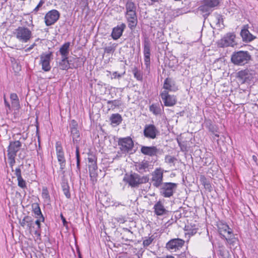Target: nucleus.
<instances>
[{
  "mask_svg": "<svg viewBox=\"0 0 258 258\" xmlns=\"http://www.w3.org/2000/svg\"><path fill=\"white\" fill-rule=\"evenodd\" d=\"M61 187L64 195L67 198L70 199L71 198V194L70 192V186L68 182L63 180L61 182Z\"/></svg>",
  "mask_w": 258,
  "mask_h": 258,
  "instance_id": "2f4dec72",
  "label": "nucleus"
},
{
  "mask_svg": "<svg viewBox=\"0 0 258 258\" xmlns=\"http://www.w3.org/2000/svg\"><path fill=\"white\" fill-rule=\"evenodd\" d=\"M149 180L148 176H141L136 173H126L123 178V181L132 188H137L143 183H146Z\"/></svg>",
  "mask_w": 258,
  "mask_h": 258,
  "instance_id": "f03ea898",
  "label": "nucleus"
},
{
  "mask_svg": "<svg viewBox=\"0 0 258 258\" xmlns=\"http://www.w3.org/2000/svg\"><path fill=\"white\" fill-rule=\"evenodd\" d=\"M52 52L42 53L40 55L39 63L42 66V69L45 72H49L51 70L50 61L53 59Z\"/></svg>",
  "mask_w": 258,
  "mask_h": 258,
  "instance_id": "0eeeda50",
  "label": "nucleus"
},
{
  "mask_svg": "<svg viewBox=\"0 0 258 258\" xmlns=\"http://www.w3.org/2000/svg\"><path fill=\"white\" fill-rule=\"evenodd\" d=\"M163 88L170 91H175L177 90V87L175 86L174 81L169 78L164 80Z\"/></svg>",
  "mask_w": 258,
  "mask_h": 258,
  "instance_id": "b1692460",
  "label": "nucleus"
},
{
  "mask_svg": "<svg viewBox=\"0 0 258 258\" xmlns=\"http://www.w3.org/2000/svg\"><path fill=\"white\" fill-rule=\"evenodd\" d=\"M4 102H5V104L6 106L8 107L9 109H10V105L8 103V102L7 101L6 98L4 99Z\"/></svg>",
  "mask_w": 258,
  "mask_h": 258,
  "instance_id": "680f3d73",
  "label": "nucleus"
},
{
  "mask_svg": "<svg viewBox=\"0 0 258 258\" xmlns=\"http://www.w3.org/2000/svg\"><path fill=\"white\" fill-rule=\"evenodd\" d=\"M218 231L221 237L224 238L230 244H233L235 238L232 233V230L226 224H220L218 226Z\"/></svg>",
  "mask_w": 258,
  "mask_h": 258,
  "instance_id": "39448f33",
  "label": "nucleus"
},
{
  "mask_svg": "<svg viewBox=\"0 0 258 258\" xmlns=\"http://www.w3.org/2000/svg\"><path fill=\"white\" fill-rule=\"evenodd\" d=\"M122 230L125 231V232H127L128 233H130V235L128 236V237L129 238H131V235L133 234V232L130 230H129L128 228H123Z\"/></svg>",
  "mask_w": 258,
  "mask_h": 258,
  "instance_id": "13d9d810",
  "label": "nucleus"
},
{
  "mask_svg": "<svg viewBox=\"0 0 258 258\" xmlns=\"http://www.w3.org/2000/svg\"><path fill=\"white\" fill-rule=\"evenodd\" d=\"M36 45V43H34L33 44H32L30 47H29L28 48H27V50H30L31 49H32Z\"/></svg>",
  "mask_w": 258,
  "mask_h": 258,
  "instance_id": "e2e57ef3",
  "label": "nucleus"
},
{
  "mask_svg": "<svg viewBox=\"0 0 258 258\" xmlns=\"http://www.w3.org/2000/svg\"><path fill=\"white\" fill-rule=\"evenodd\" d=\"M177 187V184L173 182H164L159 186L160 195L164 198H170L173 195Z\"/></svg>",
  "mask_w": 258,
  "mask_h": 258,
  "instance_id": "423d86ee",
  "label": "nucleus"
},
{
  "mask_svg": "<svg viewBox=\"0 0 258 258\" xmlns=\"http://www.w3.org/2000/svg\"><path fill=\"white\" fill-rule=\"evenodd\" d=\"M160 96L165 106H173L177 102L176 97L169 94L167 91H164L160 94Z\"/></svg>",
  "mask_w": 258,
  "mask_h": 258,
  "instance_id": "4468645a",
  "label": "nucleus"
},
{
  "mask_svg": "<svg viewBox=\"0 0 258 258\" xmlns=\"http://www.w3.org/2000/svg\"><path fill=\"white\" fill-rule=\"evenodd\" d=\"M255 74L254 71L246 69L239 71L238 73V77L241 80L242 83H244L249 81Z\"/></svg>",
  "mask_w": 258,
  "mask_h": 258,
  "instance_id": "dca6fc26",
  "label": "nucleus"
},
{
  "mask_svg": "<svg viewBox=\"0 0 258 258\" xmlns=\"http://www.w3.org/2000/svg\"><path fill=\"white\" fill-rule=\"evenodd\" d=\"M13 34L20 42L22 43L28 42L32 36L31 31L24 26L18 27L15 30Z\"/></svg>",
  "mask_w": 258,
  "mask_h": 258,
  "instance_id": "20e7f679",
  "label": "nucleus"
},
{
  "mask_svg": "<svg viewBox=\"0 0 258 258\" xmlns=\"http://www.w3.org/2000/svg\"><path fill=\"white\" fill-rule=\"evenodd\" d=\"M185 241L180 238H173L170 240L166 244V248L170 251H176L184 245Z\"/></svg>",
  "mask_w": 258,
  "mask_h": 258,
  "instance_id": "9b49d317",
  "label": "nucleus"
},
{
  "mask_svg": "<svg viewBox=\"0 0 258 258\" xmlns=\"http://www.w3.org/2000/svg\"><path fill=\"white\" fill-rule=\"evenodd\" d=\"M205 3H206L210 6L213 10V9L218 6L220 3L219 0H204Z\"/></svg>",
  "mask_w": 258,
  "mask_h": 258,
  "instance_id": "a19ab883",
  "label": "nucleus"
},
{
  "mask_svg": "<svg viewBox=\"0 0 258 258\" xmlns=\"http://www.w3.org/2000/svg\"><path fill=\"white\" fill-rule=\"evenodd\" d=\"M125 16L131 30L134 29L138 24L137 7L132 0H127L125 4Z\"/></svg>",
  "mask_w": 258,
  "mask_h": 258,
  "instance_id": "f257e3e1",
  "label": "nucleus"
},
{
  "mask_svg": "<svg viewBox=\"0 0 258 258\" xmlns=\"http://www.w3.org/2000/svg\"><path fill=\"white\" fill-rule=\"evenodd\" d=\"M42 197L43 199L47 201H49L50 200L49 192L46 187H43L42 189Z\"/></svg>",
  "mask_w": 258,
  "mask_h": 258,
  "instance_id": "de8ad7c7",
  "label": "nucleus"
},
{
  "mask_svg": "<svg viewBox=\"0 0 258 258\" xmlns=\"http://www.w3.org/2000/svg\"><path fill=\"white\" fill-rule=\"evenodd\" d=\"M252 159L253 160V161L256 162V161H257V157L255 156V155H253L252 156Z\"/></svg>",
  "mask_w": 258,
  "mask_h": 258,
  "instance_id": "338daca9",
  "label": "nucleus"
},
{
  "mask_svg": "<svg viewBox=\"0 0 258 258\" xmlns=\"http://www.w3.org/2000/svg\"><path fill=\"white\" fill-rule=\"evenodd\" d=\"M212 21L217 27L221 28L224 26L223 16L220 14L214 13L212 16Z\"/></svg>",
  "mask_w": 258,
  "mask_h": 258,
  "instance_id": "bb28decb",
  "label": "nucleus"
},
{
  "mask_svg": "<svg viewBox=\"0 0 258 258\" xmlns=\"http://www.w3.org/2000/svg\"><path fill=\"white\" fill-rule=\"evenodd\" d=\"M112 75L113 76V78L114 79H115L116 78H119L121 77V76H122V74H117V72H113Z\"/></svg>",
  "mask_w": 258,
  "mask_h": 258,
  "instance_id": "4d7b16f0",
  "label": "nucleus"
},
{
  "mask_svg": "<svg viewBox=\"0 0 258 258\" xmlns=\"http://www.w3.org/2000/svg\"><path fill=\"white\" fill-rule=\"evenodd\" d=\"M144 54L145 64L148 67L150 64V45L148 41H144Z\"/></svg>",
  "mask_w": 258,
  "mask_h": 258,
  "instance_id": "aec40b11",
  "label": "nucleus"
},
{
  "mask_svg": "<svg viewBox=\"0 0 258 258\" xmlns=\"http://www.w3.org/2000/svg\"><path fill=\"white\" fill-rule=\"evenodd\" d=\"M88 160L89 163V165L97 164L96 158L95 156H91V157L88 158Z\"/></svg>",
  "mask_w": 258,
  "mask_h": 258,
  "instance_id": "603ef678",
  "label": "nucleus"
},
{
  "mask_svg": "<svg viewBox=\"0 0 258 258\" xmlns=\"http://www.w3.org/2000/svg\"><path fill=\"white\" fill-rule=\"evenodd\" d=\"M143 134L146 138L154 139L159 135V132L154 124H146L144 127Z\"/></svg>",
  "mask_w": 258,
  "mask_h": 258,
  "instance_id": "ddd939ff",
  "label": "nucleus"
},
{
  "mask_svg": "<svg viewBox=\"0 0 258 258\" xmlns=\"http://www.w3.org/2000/svg\"><path fill=\"white\" fill-rule=\"evenodd\" d=\"M44 3V1L43 0H41L39 4H38V5L36 6V7L34 9L33 11L34 12H37L39 9V8H40L42 5Z\"/></svg>",
  "mask_w": 258,
  "mask_h": 258,
  "instance_id": "6e6d98bb",
  "label": "nucleus"
},
{
  "mask_svg": "<svg viewBox=\"0 0 258 258\" xmlns=\"http://www.w3.org/2000/svg\"><path fill=\"white\" fill-rule=\"evenodd\" d=\"M37 219L35 221V222L34 223H35L37 226V227L36 228V230L34 231V234L36 235H37L38 236H40V226L41 224L40 222L42 221V219L40 218H36Z\"/></svg>",
  "mask_w": 258,
  "mask_h": 258,
  "instance_id": "79ce46f5",
  "label": "nucleus"
},
{
  "mask_svg": "<svg viewBox=\"0 0 258 258\" xmlns=\"http://www.w3.org/2000/svg\"><path fill=\"white\" fill-rule=\"evenodd\" d=\"M76 159H77V169L80 171V157L79 150L78 147H76Z\"/></svg>",
  "mask_w": 258,
  "mask_h": 258,
  "instance_id": "49530a36",
  "label": "nucleus"
},
{
  "mask_svg": "<svg viewBox=\"0 0 258 258\" xmlns=\"http://www.w3.org/2000/svg\"><path fill=\"white\" fill-rule=\"evenodd\" d=\"M88 167L91 179L92 181H96L98 176L97 164L89 165Z\"/></svg>",
  "mask_w": 258,
  "mask_h": 258,
  "instance_id": "c756f323",
  "label": "nucleus"
},
{
  "mask_svg": "<svg viewBox=\"0 0 258 258\" xmlns=\"http://www.w3.org/2000/svg\"><path fill=\"white\" fill-rule=\"evenodd\" d=\"M177 12V14H176V16H179V15H181V14H183V13L181 12V10H180V9H178V10L177 11V12Z\"/></svg>",
  "mask_w": 258,
  "mask_h": 258,
  "instance_id": "0e129e2a",
  "label": "nucleus"
},
{
  "mask_svg": "<svg viewBox=\"0 0 258 258\" xmlns=\"http://www.w3.org/2000/svg\"><path fill=\"white\" fill-rule=\"evenodd\" d=\"M213 133L214 134V135L216 137H219V135L218 134H217L216 132H214V133Z\"/></svg>",
  "mask_w": 258,
  "mask_h": 258,
  "instance_id": "774afa93",
  "label": "nucleus"
},
{
  "mask_svg": "<svg viewBox=\"0 0 258 258\" xmlns=\"http://www.w3.org/2000/svg\"><path fill=\"white\" fill-rule=\"evenodd\" d=\"M135 78L138 81H142L143 80V74L137 67H135L132 71Z\"/></svg>",
  "mask_w": 258,
  "mask_h": 258,
  "instance_id": "58836bf2",
  "label": "nucleus"
},
{
  "mask_svg": "<svg viewBox=\"0 0 258 258\" xmlns=\"http://www.w3.org/2000/svg\"><path fill=\"white\" fill-rule=\"evenodd\" d=\"M235 35L233 33L226 34L218 42V45L220 47L234 46L236 44L235 41Z\"/></svg>",
  "mask_w": 258,
  "mask_h": 258,
  "instance_id": "1a4fd4ad",
  "label": "nucleus"
},
{
  "mask_svg": "<svg viewBox=\"0 0 258 258\" xmlns=\"http://www.w3.org/2000/svg\"><path fill=\"white\" fill-rule=\"evenodd\" d=\"M153 209L154 213L157 216H162L166 214L168 212L160 201H159L154 205Z\"/></svg>",
  "mask_w": 258,
  "mask_h": 258,
  "instance_id": "412c9836",
  "label": "nucleus"
},
{
  "mask_svg": "<svg viewBox=\"0 0 258 258\" xmlns=\"http://www.w3.org/2000/svg\"><path fill=\"white\" fill-rule=\"evenodd\" d=\"M200 181L206 189L210 191L212 190V187L211 183L204 175L200 176Z\"/></svg>",
  "mask_w": 258,
  "mask_h": 258,
  "instance_id": "72a5a7b5",
  "label": "nucleus"
},
{
  "mask_svg": "<svg viewBox=\"0 0 258 258\" xmlns=\"http://www.w3.org/2000/svg\"><path fill=\"white\" fill-rule=\"evenodd\" d=\"M198 9L203 14V16L205 19H206L213 10L207 4L205 3L204 1H203L202 5L199 7Z\"/></svg>",
  "mask_w": 258,
  "mask_h": 258,
  "instance_id": "5701e85b",
  "label": "nucleus"
},
{
  "mask_svg": "<svg viewBox=\"0 0 258 258\" xmlns=\"http://www.w3.org/2000/svg\"><path fill=\"white\" fill-rule=\"evenodd\" d=\"M153 236L149 237H145V239L144 240L143 244L144 247H146L150 245L154 240Z\"/></svg>",
  "mask_w": 258,
  "mask_h": 258,
  "instance_id": "a18cd8bd",
  "label": "nucleus"
},
{
  "mask_svg": "<svg viewBox=\"0 0 258 258\" xmlns=\"http://www.w3.org/2000/svg\"><path fill=\"white\" fill-rule=\"evenodd\" d=\"M69 57H61V60L59 62L58 66L60 69L62 70H68L71 68V60L68 59Z\"/></svg>",
  "mask_w": 258,
  "mask_h": 258,
  "instance_id": "393cba45",
  "label": "nucleus"
},
{
  "mask_svg": "<svg viewBox=\"0 0 258 258\" xmlns=\"http://www.w3.org/2000/svg\"><path fill=\"white\" fill-rule=\"evenodd\" d=\"M251 57L247 51L234 52L231 56V62L236 66H242L248 63Z\"/></svg>",
  "mask_w": 258,
  "mask_h": 258,
  "instance_id": "7ed1b4c3",
  "label": "nucleus"
},
{
  "mask_svg": "<svg viewBox=\"0 0 258 258\" xmlns=\"http://www.w3.org/2000/svg\"><path fill=\"white\" fill-rule=\"evenodd\" d=\"M14 155H8L10 165L12 167L15 163V157Z\"/></svg>",
  "mask_w": 258,
  "mask_h": 258,
  "instance_id": "8fccbe9b",
  "label": "nucleus"
},
{
  "mask_svg": "<svg viewBox=\"0 0 258 258\" xmlns=\"http://www.w3.org/2000/svg\"><path fill=\"white\" fill-rule=\"evenodd\" d=\"M149 110L155 115H160L162 113L161 109L158 104H152L150 106Z\"/></svg>",
  "mask_w": 258,
  "mask_h": 258,
  "instance_id": "f704fd0d",
  "label": "nucleus"
},
{
  "mask_svg": "<svg viewBox=\"0 0 258 258\" xmlns=\"http://www.w3.org/2000/svg\"><path fill=\"white\" fill-rule=\"evenodd\" d=\"M74 59V62L71 63V68H78L83 65L84 61L83 58L77 57Z\"/></svg>",
  "mask_w": 258,
  "mask_h": 258,
  "instance_id": "e433bc0d",
  "label": "nucleus"
},
{
  "mask_svg": "<svg viewBox=\"0 0 258 258\" xmlns=\"http://www.w3.org/2000/svg\"><path fill=\"white\" fill-rule=\"evenodd\" d=\"M71 130V136H72L73 141L74 143H78L80 139V133L77 128H72Z\"/></svg>",
  "mask_w": 258,
  "mask_h": 258,
  "instance_id": "c9c22d12",
  "label": "nucleus"
},
{
  "mask_svg": "<svg viewBox=\"0 0 258 258\" xmlns=\"http://www.w3.org/2000/svg\"><path fill=\"white\" fill-rule=\"evenodd\" d=\"M61 219L62 220V221L63 222V224L64 226L66 225V224L67 223V222L65 219V218L63 216L62 214L60 215Z\"/></svg>",
  "mask_w": 258,
  "mask_h": 258,
  "instance_id": "052dcab7",
  "label": "nucleus"
},
{
  "mask_svg": "<svg viewBox=\"0 0 258 258\" xmlns=\"http://www.w3.org/2000/svg\"><path fill=\"white\" fill-rule=\"evenodd\" d=\"M20 224L22 227H25L26 226L30 232L32 231V228H34L33 226V219L31 217L28 216H25L23 219L20 221Z\"/></svg>",
  "mask_w": 258,
  "mask_h": 258,
  "instance_id": "4be33fe9",
  "label": "nucleus"
},
{
  "mask_svg": "<svg viewBox=\"0 0 258 258\" xmlns=\"http://www.w3.org/2000/svg\"><path fill=\"white\" fill-rule=\"evenodd\" d=\"M70 42H68L64 43L59 48V52L63 57H68L70 52Z\"/></svg>",
  "mask_w": 258,
  "mask_h": 258,
  "instance_id": "c85d7f7f",
  "label": "nucleus"
},
{
  "mask_svg": "<svg viewBox=\"0 0 258 258\" xmlns=\"http://www.w3.org/2000/svg\"><path fill=\"white\" fill-rule=\"evenodd\" d=\"M108 104H111V106L110 108H108L109 110L110 108H114L116 107H118L120 105V103L119 102V101L117 100H109L107 101Z\"/></svg>",
  "mask_w": 258,
  "mask_h": 258,
  "instance_id": "c03bdc74",
  "label": "nucleus"
},
{
  "mask_svg": "<svg viewBox=\"0 0 258 258\" xmlns=\"http://www.w3.org/2000/svg\"><path fill=\"white\" fill-rule=\"evenodd\" d=\"M18 185L19 187L22 188H25L26 187V183L25 180L23 179L22 177L17 179Z\"/></svg>",
  "mask_w": 258,
  "mask_h": 258,
  "instance_id": "09e8293b",
  "label": "nucleus"
},
{
  "mask_svg": "<svg viewBox=\"0 0 258 258\" xmlns=\"http://www.w3.org/2000/svg\"><path fill=\"white\" fill-rule=\"evenodd\" d=\"M240 35L243 40L246 42H250L255 38V37H254L247 29L245 28L241 30Z\"/></svg>",
  "mask_w": 258,
  "mask_h": 258,
  "instance_id": "cd10ccee",
  "label": "nucleus"
},
{
  "mask_svg": "<svg viewBox=\"0 0 258 258\" xmlns=\"http://www.w3.org/2000/svg\"><path fill=\"white\" fill-rule=\"evenodd\" d=\"M209 130L212 132V133H214V132H217V131L216 130L215 128L214 127V126L212 125V124H210V126H209Z\"/></svg>",
  "mask_w": 258,
  "mask_h": 258,
  "instance_id": "bf43d9fd",
  "label": "nucleus"
},
{
  "mask_svg": "<svg viewBox=\"0 0 258 258\" xmlns=\"http://www.w3.org/2000/svg\"><path fill=\"white\" fill-rule=\"evenodd\" d=\"M60 13L56 10H52L46 13L45 16V23L49 26L53 25L59 18Z\"/></svg>",
  "mask_w": 258,
  "mask_h": 258,
  "instance_id": "f8f14e48",
  "label": "nucleus"
},
{
  "mask_svg": "<svg viewBox=\"0 0 258 258\" xmlns=\"http://www.w3.org/2000/svg\"><path fill=\"white\" fill-rule=\"evenodd\" d=\"M220 254L223 258H231L228 251L226 250H220Z\"/></svg>",
  "mask_w": 258,
  "mask_h": 258,
  "instance_id": "3c124183",
  "label": "nucleus"
},
{
  "mask_svg": "<svg viewBox=\"0 0 258 258\" xmlns=\"http://www.w3.org/2000/svg\"><path fill=\"white\" fill-rule=\"evenodd\" d=\"M56 151L57 160L60 165V169L63 170L66 167V161L62 146L58 143L56 144Z\"/></svg>",
  "mask_w": 258,
  "mask_h": 258,
  "instance_id": "2eb2a0df",
  "label": "nucleus"
},
{
  "mask_svg": "<svg viewBox=\"0 0 258 258\" xmlns=\"http://www.w3.org/2000/svg\"><path fill=\"white\" fill-rule=\"evenodd\" d=\"M112 124L115 125L119 124L122 121L121 116L118 113L112 114L110 117Z\"/></svg>",
  "mask_w": 258,
  "mask_h": 258,
  "instance_id": "473e14b6",
  "label": "nucleus"
},
{
  "mask_svg": "<svg viewBox=\"0 0 258 258\" xmlns=\"http://www.w3.org/2000/svg\"><path fill=\"white\" fill-rule=\"evenodd\" d=\"M21 146V143L19 141L11 142L8 147V155L16 156V154L20 150Z\"/></svg>",
  "mask_w": 258,
  "mask_h": 258,
  "instance_id": "6ab92c4d",
  "label": "nucleus"
},
{
  "mask_svg": "<svg viewBox=\"0 0 258 258\" xmlns=\"http://www.w3.org/2000/svg\"><path fill=\"white\" fill-rule=\"evenodd\" d=\"M32 211L35 214L36 218H40L42 221L44 222V218L41 213L40 207L38 203H34L32 205Z\"/></svg>",
  "mask_w": 258,
  "mask_h": 258,
  "instance_id": "7c9ffc66",
  "label": "nucleus"
},
{
  "mask_svg": "<svg viewBox=\"0 0 258 258\" xmlns=\"http://www.w3.org/2000/svg\"><path fill=\"white\" fill-rule=\"evenodd\" d=\"M149 166V163L146 161L137 163L135 165L136 170L141 173H143L147 171L148 170Z\"/></svg>",
  "mask_w": 258,
  "mask_h": 258,
  "instance_id": "a878e982",
  "label": "nucleus"
},
{
  "mask_svg": "<svg viewBox=\"0 0 258 258\" xmlns=\"http://www.w3.org/2000/svg\"><path fill=\"white\" fill-rule=\"evenodd\" d=\"M163 169L161 168H156L152 173L151 182L153 185L159 188L164 182L163 180Z\"/></svg>",
  "mask_w": 258,
  "mask_h": 258,
  "instance_id": "6e6552de",
  "label": "nucleus"
},
{
  "mask_svg": "<svg viewBox=\"0 0 258 258\" xmlns=\"http://www.w3.org/2000/svg\"><path fill=\"white\" fill-rule=\"evenodd\" d=\"M78 123L75 120L73 119L71 120V123L70 124V129L76 128L78 127Z\"/></svg>",
  "mask_w": 258,
  "mask_h": 258,
  "instance_id": "864d4df0",
  "label": "nucleus"
},
{
  "mask_svg": "<svg viewBox=\"0 0 258 258\" xmlns=\"http://www.w3.org/2000/svg\"><path fill=\"white\" fill-rule=\"evenodd\" d=\"M126 28L124 23H122L120 25H117L113 28L111 36L113 39L117 40L119 38L122 34L123 32Z\"/></svg>",
  "mask_w": 258,
  "mask_h": 258,
  "instance_id": "a211bd4d",
  "label": "nucleus"
},
{
  "mask_svg": "<svg viewBox=\"0 0 258 258\" xmlns=\"http://www.w3.org/2000/svg\"><path fill=\"white\" fill-rule=\"evenodd\" d=\"M15 174L17 176V179L22 177L21 175V170L20 168H17L16 169Z\"/></svg>",
  "mask_w": 258,
  "mask_h": 258,
  "instance_id": "5fc2aeb1",
  "label": "nucleus"
},
{
  "mask_svg": "<svg viewBox=\"0 0 258 258\" xmlns=\"http://www.w3.org/2000/svg\"><path fill=\"white\" fill-rule=\"evenodd\" d=\"M158 258H174V257L171 255H167L166 256H162Z\"/></svg>",
  "mask_w": 258,
  "mask_h": 258,
  "instance_id": "69168bd1",
  "label": "nucleus"
},
{
  "mask_svg": "<svg viewBox=\"0 0 258 258\" xmlns=\"http://www.w3.org/2000/svg\"><path fill=\"white\" fill-rule=\"evenodd\" d=\"M10 98L13 105L16 107H18L19 106V99L17 94L12 93L10 95Z\"/></svg>",
  "mask_w": 258,
  "mask_h": 258,
  "instance_id": "ea45409f",
  "label": "nucleus"
},
{
  "mask_svg": "<svg viewBox=\"0 0 258 258\" xmlns=\"http://www.w3.org/2000/svg\"><path fill=\"white\" fill-rule=\"evenodd\" d=\"M118 145L122 153H127L131 151L134 147V142L131 138L129 137L119 139Z\"/></svg>",
  "mask_w": 258,
  "mask_h": 258,
  "instance_id": "9d476101",
  "label": "nucleus"
},
{
  "mask_svg": "<svg viewBox=\"0 0 258 258\" xmlns=\"http://www.w3.org/2000/svg\"><path fill=\"white\" fill-rule=\"evenodd\" d=\"M117 46V44L116 43H110L109 45L106 46L104 48V52L106 53H113L114 52Z\"/></svg>",
  "mask_w": 258,
  "mask_h": 258,
  "instance_id": "4c0bfd02",
  "label": "nucleus"
},
{
  "mask_svg": "<svg viewBox=\"0 0 258 258\" xmlns=\"http://www.w3.org/2000/svg\"><path fill=\"white\" fill-rule=\"evenodd\" d=\"M141 152L142 154L145 155L149 156H157L160 152V150L156 146H143L141 148Z\"/></svg>",
  "mask_w": 258,
  "mask_h": 258,
  "instance_id": "f3484780",
  "label": "nucleus"
},
{
  "mask_svg": "<svg viewBox=\"0 0 258 258\" xmlns=\"http://www.w3.org/2000/svg\"><path fill=\"white\" fill-rule=\"evenodd\" d=\"M177 160L176 158L170 155H166L165 157V161L166 163L174 165L175 162Z\"/></svg>",
  "mask_w": 258,
  "mask_h": 258,
  "instance_id": "37998d69",
  "label": "nucleus"
}]
</instances>
